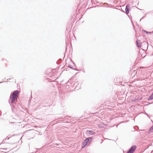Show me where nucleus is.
I'll return each instance as SVG.
<instances>
[{"label":"nucleus","instance_id":"f257e3e1","mask_svg":"<svg viewBox=\"0 0 153 153\" xmlns=\"http://www.w3.org/2000/svg\"><path fill=\"white\" fill-rule=\"evenodd\" d=\"M18 91L17 90L13 92L11 96L10 97L11 103H13L14 102L15 99L18 97Z\"/></svg>","mask_w":153,"mask_h":153},{"label":"nucleus","instance_id":"f03ea898","mask_svg":"<svg viewBox=\"0 0 153 153\" xmlns=\"http://www.w3.org/2000/svg\"><path fill=\"white\" fill-rule=\"evenodd\" d=\"M136 148L137 147L135 145L132 146L127 153H133Z\"/></svg>","mask_w":153,"mask_h":153},{"label":"nucleus","instance_id":"7ed1b4c3","mask_svg":"<svg viewBox=\"0 0 153 153\" xmlns=\"http://www.w3.org/2000/svg\"><path fill=\"white\" fill-rule=\"evenodd\" d=\"M92 140V137H88L85 140L84 143H85V145L86 146L87 145V143H88L89 142H91Z\"/></svg>","mask_w":153,"mask_h":153},{"label":"nucleus","instance_id":"20e7f679","mask_svg":"<svg viewBox=\"0 0 153 153\" xmlns=\"http://www.w3.org/2000/svg\"><path fill=\"white\" fill-rule=\"evenodd\" d=\"M129 6L128 5H127L126 6L125 10L126 14H128L129 13Z\"/></svg>","mask_w":153,"mask_h":153},{"label":"nucleus","instance_id":"39448f33","mask_svg":"<svg viewBox=\"0 0 153 153\" xmlns=\"http://www.w3.org/2000/svg\"><path fill=\"white\" fill-rule=\"evenodd\" d=\"M88 133L90 135H94L95 134V132L92 130H89L87 131Z\"/></svg>","mask_w":153,"mask_h":153},{"label":"nucleus","instance_id":"423d86ee","mask_svg":"<svg viewBox=\"0 0 153 153\" xmlns=\"http://www.w3.org/2000/svg\"><path fill=\"white\" fill-rule=\"evenodd\" d=\"M140 42L139 40H137L136 41V44L137 46L138 47L140 48L141 47Z\"/></svg>","mask_w":153,"mask_h":153},{"label":"nucleus","instance_id":"0eeeda50","mask_svg":"<svg viewBox=\"0 0 153 153\" xmlns=\"http://www.w3.org/2000/svg\"><path fill=\"white\" fill-rule=\"evenodd\" d=\"M153 99V93L149 97L148 100H151Z\"/></svg>","mask_w":153,"mask_h":153},{"label":"nucleus","instance_id":"6e6552de","mask_svg":"<svg viewBox=\"0 0 153 153\" xmlns=\"http://www.w3.org/2000/svg\"><path fill=\"white\" fill-rule=\"evenodd\" d=\"M153 132V126L151 127L149 131V133H151Z\"/></svg>","mask_w":153,"mask_h":153},{"label":"nucleus","instance_id":"1a4fd4ad","mask_svg":"<svg viewBox=\"0 0 153 153\" xmlns=\"http://www.w3.org/2000/svg\"><path fill=\"white\" fill-rule=\"evenodd\" d=\"M3 150L4 151H9L10 150V149H8L7 148L3 149Z\"/></svg>","mask_w":153,"mask_h":153},{"label":"nucleus","instance_id":"9d476101","mask_svg":"<svg viewBox=\"0 0 153 153\" xmlns=\"http://www.w3.org/2000/svg\"><path fill=\"white\" fill-rule=\"evenodd\" d=\"M144 32H145L147 34L148 33V32H147V31H146V30H144Z\"/></svg>","mask_w":153,"mask_h":153}]
</instances>
